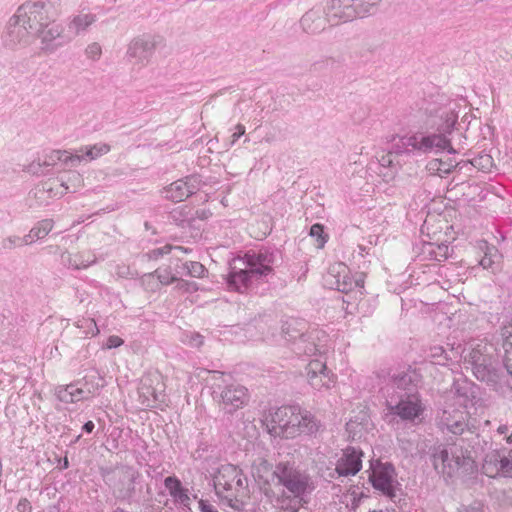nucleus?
<instances>
[{
    "instance_id": "c756f323",
    "label": "nucleus",
    "mask_w": 512,
    "mask_h": 512,
    "mask_svg": "<svg viewBox=\"0 0 512 512\" xmlns=\"http://www.w3.org/2000/svg\"><path fill=\"white\" fill-rule=\"evenodd\" d=\"M400 154L401 153H396L394 145L393 152H389L379 159V175L383 178L385 182H389L395 178L398 170L396 165L394 164V155Z\"/></svg>"
},
{
    "instance_id": "20e7f679",
    "label": "nucleus",
    "mask_w": 512,
    "mask_h": 512,
    "mask_svg": "<svg viewBox=\"0 0 512 512\" xmlns=\"http://www.w3.org/2000/svg\"><path fill=\"white\" fill-rule=\"evenodd\" d=\"M495 348L484 340H471L461 351L463 364L483 382H495L498 375L494 360Z\"/></svg>"
},
{
    "instance_id": "7c9ffc66",
    "label": "nucleus",
    "mask_w": 512,
    "mask_h": 512,
    "mask_svg": "<svg viewBox=\"0 0 512 512\" xmlns=\"http://www.w3.org/2000/svg\"><path fill=\"white\" fill-rule=\"evenodd\" d=\"M78 159V156H74L73 153L66 150H53L45 156L43 163L47 166H53L58 162H62L68 167H76V161Z\"/></svg>"
},
{
    "instance_id": "b1692460",
    "label": "nucleus",
    "mask_w": 512,
    "mask_h": 512,
    "mask_svg": "<svg viewBox=\"0 0 512 512\" xmlns=\"http://www.w3.org/2000/svg\"><path fill=\"white\" fill-rule=\"evenodd\" d=\"M394 468L391 464H383L373 470L370 480L373 487L384 495L393 498L395 496L393 486Z\"/></svg>"
},
{
    "instance_id": "412c9836",
    "label": "nucleus",
    "mask_w": 512,
    "mask_h": 512,
    "mask_svg": "<svg viewBox=\"0 0 512 512\" xmlns=\"http://www.w3.org/2000/svg\"><path fill=\"white\" fill-rule=\"evenodd\" d=\"M63 33V26L49 19L47 25L37 34V38L41 40V49L46 52H54L57 48L67 43L68 40L64 37Z\"/></svg>"
},
{
    "instance_id": "774afa93",
    "label": "nucleus",
    "mask_w": 512,
    "mask_h": 512,
    "mask_svg": "<svg viewBox=\"0 0 512 512\" xmlns=\"http://www.w3.org/2000/svg\"><path fill=\"white\" fill-rule=\"evenodd\" d=\"M47 249H49L50 253H56L59 250V247L58 246H49V247H47Z\"/></svg>"
},
{
    "instance_id": "864d4df0",
    "label": "nucleus",
    "mask_w": 512,
    "mask_h": 512,
    "mask_svg": "<svg viewBox=\"0 0 512 512\" xmlns=\"http://www.w3.org/2000/svg\"><path fill=\"white\" fill-rule=\"evenodd\" d=\"M74 254L69 253L68 251H64L61 253V263L68 267L75 269V263L73 262Z\"/></svg>"
},
{
    "instance_id": "e433bc0d",
    "label": "nucleus",
    "mask_w": 512,
    "mask_h": 512,
    "mask_svg": "<svg viewBox=\"0 0 512 512\" xmlns=\"http://www.w3.org/2000/svg\"><path fill=\"white\" fill-rule=\"evenodd\" d=\"M179 268H181L182 271H178V273L196 278L204 277L207 272L206 268L197 261L185 262Z\"/></svg>"
},
{
    "instance_id": "a18cd8bd",
    "label": "nucleus",
    "mask_w": 512,
    "mask_h": 512,
    "mask_svg": "<svg viewBox=\"0 0 512 512\" xmlns=\"http://www.w3.org/2000/svg\"><path fill=\"white\" fill-rule=\"evenodd\" d=\"M187 252L188 250L186 248H183L181 246H170V245H165L163 247H160V248H156L154 250L151 251V255L152 257L154 258H158L164 254H168L170 252Z\"/></svg>"
},
{
    "instance_id": "f257e3e1",
    "label": "nucleus",
    "mask_w": 512,
    "mask_h": 512,
    "mask_svg": "<svg viewBox=\"0 0 512 512\" xmlns=\"http://www.w3.org/2000/svg\"><path fill=\"white\" fill-rule=\"evenodd\" d=\"M437 117L442 123L438 124L434 132H417L400 138L395 144L396 153L418 151L424 154H438L446 150L449 154H456L457 151L451 146L449 136L453 132L458 114L453 108L445 107L439 110Z\"/></svg>"
},
{
    "instance_id": "c03bdc74",
    "label": "nucleus",
    "mask_w": 512,
    "mask_h": 512,
    "mask_svg": "<svg viewBox=\"0 0 512 512\" xmlns=\"http://www.w3.org/2000/svg\"><path fill=\"white\" fill-rule=\"evenodd\" d=\"M471 164L474 167L481 169L483 171H489L493 165V159L490 155L484 154L474 158L471 161Z\"/></svg>"
},
{
    "instance_id": "4c0bfd02",
    "label": "nucleus",
    "mask_w": 512,
    "mask_h": 512,
    "mask_svg": "<svg viewBox=\"0 0 512 512\" xmlns=\"http://www.w3.org/2000/svg\"><path fill=\"white\" fill-rule=\"evenodd\" d=\"M54 221L52 219H43L37 222L30 231L37 240L45 238L53 229Z\"/></svg>"
},
{
    "instance_id": "ea45409f",
    "label": "nucleus",
    "mask_w": 512,
    "mask_h": 512,
    "mask_svg": "<svg viewBox=\"0 0 512 512\" xmlns=\"http://www.w3.org/2000/svg\"><path fill=\"white\" fill-rule=\"evenodd\" d=\"M428 253L434 260L441 262L449 257L450 249L449 246L445 244H440L437 246L430 244Z\"/></svg>"
},
{
    "instance_id": "72a5a7b5",
    "label": "nucleus",
    "mask_w": 512,
    "mask_h": 512,
    "mask_svg": "<svg viewBox=\"0 0 512 512\" xmlns=\"http://www.w3.org/2000/svg\"><path fill=\"white\" fill-rule=\"evenodd\" d=\"M60 182L65 189V193H74L83 186V177L77 171H69L67 177H62Z\"/></svg>"
},
{
    "instance_id": "69168bd1",
    "label": "nucleus",
    "mask_w": 512,
    "mask_h": 512,
    "mask_svg": "<svg viewBox=\"0 0 512 512\" xmlns=\"http://www.w3.org/2000/svg\"><path fill=\"white\" fill-rule=\"evenodd\" d=\"M147 281H155V275L154 274H147L143 277V283H146Z\"/></svg>"
},
{
    "instance_id": "2eb2a0df",
    "label": "nucleus",
    "mask_w": 512,
    "mask_h": 512,
    "mask_svg": "<svg viewBox=\"0 0 512 512\" xmlns=\"http://www.w3.org/2000/svg\"><path fill=\"white\" fill-rule=\"evenodd\" d=\"M274 254L268 251L248 252L238 258L239 264L244 266L256 281L264 280L273 272Z\"/></svg>"
},
{
    "instance_id": "338daca9",
    "label": "nucleus",
    "mask_w": 512,
    "mask_h": 512,
    "mask_svg": "<svg viewBox=\"0 0 512 512\" xmlns=\"http://www.w3.org/2000/svg\"><path fill=\"white\" fill-rule=\"evenodd\" d=\"M197 214H198V216H199V217H201V218H207V217H208V215H210L211 213H210L209 211L202 210V211H201V214L199 213V211H197Z\"/></svg>"
},
{
    "instance_id": "6ab92c4d",
    "label": "nucleus",
    "mask_w": 512,
    "mask_h": 512,
    "mask_svg": "<svg viewBox=\"0 0 512 512\" xmlns=\"http://www.w3.org/2000/svg\"><path fill=\"white\" fill-rule=\"evenodd\" d=\"M306 370L308 383L314 390L330 389L335 382L334 375L321 360L310 361Z\"/></svg>"
},
{
    "instance_id": "4468645a",
    "label": "nucleus",
    "mask_w": 512,
    "mask_h": 512,
    "mask_svg": "<svg viewBox=\"0 0 512 512\" xmlns=\"http://www.w3.org/2000/svg\"><path fill=\"white\" fill-rule=\"evenodd\" d=\"M285 339L292 342L293 350L298 355L314 356L316 354H324L326 351L325 345L316 343L320 341V335L325 338V334L319 331H311L309 333H290L289 327L283 329Z\"/></svg>"
},
{
    "instance_id": "0eeeda50",
    "label": "nucleus",
    "mask_w": 512,
    "mask_h": 512,
    "mask_svg": "<svg viewBox=\"0 0 512 512\" xmlns=\"http://www.w3.org/2000/svg\"><path fill=\"white\" fill-rule=\"evenodd\" d=\"M381 0H331L327 19L331 25L352 21L370 14Z\"/></svg>"
},
{
    "instance_id": "09e8293b",
    "label": "nucleus",
    "mask_w": 512,
    "mask_h": 512,
    "mask_svg": "<svg viewBox=\"0 0 512 512\" xmlns=\"http://www.w3.org/2000/svg\"><path fill=\"white\" fill-rule=\"evenodd\" d=\"M155 274L160 284L168 285L177 280L168 270H156Z\"/></svg>"
},
{
    "instance_id": "680f3d73",
    "label": "nucleus",
    "mask_w": 512,
    "mask_h": 512,
    "mask_svg": "<svg viewBox=\"0 0 512 512\" xmlns=\"http://www.w3.org/2000/svg\"><path fill=\"white\" fill-rule=\"evenodd\" d=\"M95 425L92 421H88L83 425V430L87 433H91L94 429Z\"/></svg>"
},
{
    "instance_id": "0e129e2a",
    "label": "nucleus",
    "mask_w": 512,
    "mask_h": 512,
    "mask_svg": "<svg viewBox=\"0 0 512 512\" xmlns=\"http://www.w3.org/2000/svg\"><path fill=\"white\" fill-rule=\"evenodd\" d=\"M185 286V289L187 291L191 290V289H196V284L194 282H183L182 281V284H181V287H184Z\"/></svg>"
},
{
    "instance_id": "f704fd0d",
    "label": "nucleus",
    "mask_w": 512,
    "mask_h": 512,
    "mask_svg": "<svg viewBox=\"0 0 512 512\" xmlns=\"http://www.w3.org/2000/svg\"><path fill=\"white\" fill-rule=\"evenodd\" d=\"M96 256L95 254L90 250L80 251L77 253H74V259L73 262L75 263V269H86L89 266L96 263Z\"/></svg>"
},
{
    "instance_id": "dca6fc26",
    "label": "nucleus",
    "mask_w": 512,
    "mask_h": 512,
    "mask_svg": "<svg viewBox=\"0 0 512 512\" xmlns=\"http://www.w3.org/2000/svg\"><path fill=\"white\" fill-rule=\"evenodd\" d=\"M164 385L162 376L157 371L145 374L138 387L139 401L143 406L152 407L161 401Z\"/></svg>"
},
{
    "instance_id": "e2e57ef3",
    "label": "nucleus",
    "mask_w": 512,
    "mask_h": 512,
    "mask_svg": "<svg viewBox=\"0 0 512 512\" xmlns=\"http://www.w3.org/2000/svg\"><path fill=\"white\" fill-rule=\"evenodd\" d=\"M210 374H211V378L214 380H219L224 377V374L219 371H211Z\"/></svg>"
},
{
    "instance_id": "ddd939ff",
    "label": "nucleus",
    "mask_w": 512,
    "mask_h": 512,
    "mask_svg": "<svg viewBox=\"0 0 512 512\" xmlns=\"http://www.w3.org/2000/svg\"><path fill=\"white\" fill-rule=\"evenodd\" d=\"M14 16L36 36L50 19L47 5L43 1H29L22 4Z\"/></svg>"
},
{
    "instance_id": "1a4fd4ad",
    "label": "nucleus",
    "mask_w": 512,
    "mask_h": 512,
    "mask_svg": "<svg viewBox=\"0 0 512 512\" xmlns=\"http://www.w3.org/2000/svg\"><path fill=\"white\" fill-rule=\"evenodd\" d=\"M278 483L294 497H302L310 490V476L298 469L294 463L279 462L273 471Z\"/></svg>"
},
{
    "instance_id": "3c124183",
    "label": "nucleus",
    "mask_w": 512,
    "mask_h": 512,
    "mask_svg": "<svg viewBox=\"0 0 512 512\" xmlns=\"http://www.w3.org/2000/svg\"><path fill=\"white\" fill-rule=\"evenodd\" d=\"M313 461L316 463L320 470L323 469L324 467L328 468L326 462V453L325 451H322L320 448L316 449L315 452L313 453Z\"/></svg>"
},
{
    "instance_id": "a211bd4d",
    "label": "nucleus",
    "mask_w": 512,
    "mask_h": 512,
    "mask_svg": "<svg viewBox=\"0 0 512 512\" xmlns=\"http://www.w3.org/2000/svg\"><path fill=\"white\" fill-rule=\"evenodd\" d=\"M201 180L197 175L179 179L164 189L165 198L174 202H181L200 189Z\"/></svg>"
},
{
    "instance_id": "f03ea898",
    "label": "nucleus",
    "mask_w": 512,
    "mask_h": 512,
    "mask_svg": "<svg viewBox=\"0 0 512 512\" xmlns=\"http://www.w3.org/2000/svg\"><path fill=\"white\" fill-rule=\"evenodd\" d=\"M476 401V392L472 385L468 383L454 384L438 413V426L455 435H461L470 430L468 408L473 407Z\"/></svg>"
},
{
    "instance_id": "7ed1b4c3",
    "label": "nucleus",
    "mask_w": 512,
    "mask_h": 512,
    "mask_svg": "<svg viewBox=\"0 0 512 512\" xmlns=\"http://www.w3.org/2000/svg\"><path fill=\"white\" fill-rule=\"evenodd\" d=\"M320 427V421L310 411L298 405H288L279 407L271 414L269 432L273 436L293 439L316 434Z\"/></svg>"
},
{
    "instance_id": "393cba45",
    "label": "nucleus",
    "mask_w": 512,
    "mask_h": 512,
    "mask_svg": "<svg viewBox=\"0 0 512 512\" xmlns=\"http://www.w3.org/2000/svg\"><path fill=\"white\" fill-rule=\"evenodd\" d=\"M323 13L321 9H311L306 12L300 20L303 31L308 34H318L325 30L326 23L328 22L327 10L325 11V16Z\"/></svg>"
},
{
    "instance_id": "9b49d317",
    "label": "nucleus",
    "mask_w": 512,
    "mask_h": 512,
    "mask_svg": "<svg viewBox=\"0 0 512 512\" xmlns=\"http://www.w3.org/2000/svg\"><path fill=\"white\" fill-rule=\"evenodd\" d=\"M212 388L213 400L225 413L232 414L248 402V390L240 384L221 386L214 383Z\"/></svg>"
},
{
    "instance_id": "4d7b16f0",
    "label": "nucleus",
    "mask_w": 512,
    "mask_h": 512,
    "mask_svg": "<svg viewBox=\"0 0 512 512\" xmlns=\"http://www.w3.org/2000/svg\"><path fill=\"white\" fill-rule=\"evenodd\" d=\"M497 432L500 435H505V434L509 433V435L506 437V441H507V443H512V430L510 431V428L507 425H500L497 428Z\"/></svg>"
},
{
    "instance_id": "a878e982",
    "label": "nucleus",
    "mask_w": 512,
    "mask_h": 512,
    "mask_svg": "<svg viewBox=\"0 0 512 512\" xmlns=\"http://www.w3.org/2000/svg\"><path fill=\"white\" fill-rule=\"evenodd\" d=\"M56 395L61 402L76 403L89 399L93 395V392L90 389L79 387L78 384H69L58 387Z\"/></svg>"
},
{
    "instance_id": "bb28decb",
    "label": "nucleus",
    "mask_w": 512,
    "mask_h": 512,
    "mask_svg": "<svg viewBox=\"0 0 512 512\" xmlns=\"http://www.w3.org/2000/svg\"><path fill=\"white\" fill-rule=\"evenodd\" d=\"M407 392L418 393L412 377L406 373L395 375L386 390L387 396L389 394L403 395Z\"/></svg>"
},
{
    "instance_id": "603ef678",
    "label": "nucleus",
    "mask_w": 512,
    "mask_h": 512,
    "mask_svg": "<svg viewBox=\"0 0 512 512\" xmlns=\"http://www.w3.org/2000/svg\"><path fill=\"white\" fill-rule=\"evenodd\" d=\"M187 337L189 338L188 344L192 347H200L204 343V337L199 333L192 332Z\"/></svg>"
},
{
    "instance_id": "f3484780",
    "label": "nucleus",
    "mask_w": 512,
    "mask_h": 512,
    "mask_svg": "<svg viewBox=\"0 0 512 512\" xmlns=\"http://www.w3.org/2000/svg\"><path fill=\"white\" fill-rule=\"evenodd\" d=\"M37 36L14 15L10 18L4 35L5 46L16 49L30 45Z\"/></svg>"
},
{
    "instance_id": "9d476101",
    "label": "nucleus",
    "mask_w": 512,
    "mask_h": 512,
    "mask_svg": "<svg viewBox=\"0 0 512 512\" xmlns=\"http://www.w3.org/2000/svg\"><path fill=\"white\" fill-rule=\"evenodd\" d=\"M158 37L151 34H141L133 37L127 44L125 57L127 61L138 68L148 66L158 46Z\"/></svg>"
},
{
    "instance_id": "58836bf2",
    "label": "nucleus",
    "mask_w": 512,
    "mask_h": 512,
    "mask_svg": "<svg viewBox=\"0 0 512 512\" xmlns=\"http://www.w3.org/2000/svg\"><path fill=\"white\" fill-rule=\"evenodd\" d=\"M76 327L80 330L79 334L88 337L99 333L96 322L92 318H83L76 322Z\"/></svg>"
},
{
    "instance_id": "cd10ccee",
    "label": "nucleus",
    "mask_w": 512,
    "mask_h": 512,
    "mask_svg": "<svg viewBox=\"0 0 512 512\" xmlns=\"http://www.w3.org/2000/svg\"><path fill=\"white\" fill-rule=\"evenodd\" d=\"M110 145L106 143H96L94 145L84 146L76 150L74 156H78L76 166L83 161H93L107 154L110 151Z\"/></svg>"
},
{
    "instance_id": "bf43d9fd",
    "label": "nucleus",
    "mask_w": 512,
    "mask_h": 512,
    "mask_svg": "<svg viewBox=\"0 0 512 512\" xmlns=\"http://www.w3.org/2000/svg\"><path fill=\"white\" fill-rule=\"evenodd\" d=\"M20 240H22V246L23 245H31L32 243L37 241L35 236L32 235L31 231H29V233L26 234L24 237H20Z\"/></svg>"
},
{
    "instance_id": "8fccbe9b",
    "label": "nucleus",
    "mask_w": 512,
    "mask_h": 512,
    "mask_svg": "<svg viewBox=\"0 0 512 512\" xmlns=\"http://www.w3.org/2000/svg\"><path fill=\"white\" fill-rule=\"evenodd\" d=\"M459 512H485L484 504L481 501H473L469 505H462Z\"/></svg>"
},
{
    "instance_id": "052dcab7",
    "label": "nucleus",
    "mask_w": 512,
    "mask_h": 512,
    "mask_svg": "<svg viewBox=\"0 0 512 512\" xmlns=\"http://www.w3.org/2000/svg\"><path fill=\"white\" fill-rule=\"evenodd\" d=\"M28 501L26 499L24 500H21L17 506V509L20 511V512H26L27 509H29L28 507Z\"/></svg>"
},
{
    "instance_id": "37998d69",
    "label": "nucleus",
    "mask_w": 512,
    "mask_h": 512,
    "mask_svg": "<svg viewBox=\"0 0 512 512\" xmlns=\"http://www.w3.org/2000/svg\"><path fill=\"white\" fill-rule=\"evenodd\" d=\"M497 257V250L494 247L488 248L487 251L485 252V255L482 257L479 263L484 269H491L492 271H494L493 266L495 264V259Z\"/></svg>"
},
{
    "instance_id": "423d86ee",
    "label": "nucleus",
    "mask_w": 512,
    "mask_h": 512,
    "mask_svg": "<svg viewBox=\"0 0 512 512\" xmlns=\"http://www.w3.org/2000/svg\"><path fill=\"white\" fill-rule=\"evenodd\" d=\"M213 482L216 494L230 502L247 494V479L234 465H222L214 476Z\"/></svg>"
},
{
    "instance_id": "de8ad7c7",
    "label": "nucleus",
    "mask_w": 512,
    "mask_h": 512,
    "mask_svg": "<svg viewBox=\"0 0 512 512\" xmlns=\"http://www.w3.org/2000/svg\"><path fill=\"white\" fill-rule=\"evenodd\" d=\"M21 246H22V240H20V237L17 235L8 236L1 241V247L4 250H12L16 247H21Z\"/></svg>"
},
{
    "instance_id": "2f4dec72",
    "label": "nucleus",
    "mask_w": 512,
    "mask_h": 512,
    "mask_svg": "<svg viewBox=\"0 0 512 512\" xmlns=\"http://www.w3.org/2000/svg\"><path fill=\"white\" fill-rule=\"evenodd\" d=\"M97 20L95 14L92 13H80L75 15L68 23V29L73 31L75 35H79L85 32L91 25Z\"/></svg>"
},
{
    "instance_id": "a19ab883",
    "label": "nucleus",
    "mask_w": 512,
    "mask_h": 512,
    "mask_svg": "<svg viewBox=\"0 0 512 512\" xmlns=\"http://www.w3.org/2000/svg\"><path fill=\"white\" fill-rule=\"evenodd\" d=\"M429 357L435 364L438 365H444L449 360L446 350L439 345L432 346L430 348Z\"/></svg>"
},
{
    "instance_id": "13d9d810",
    "label": "nucleus",
    "mask_w": 512,
    "mask_h": 512,
    "mask_svg": "<svg viewBox=\"0 0 512 512\" xmlns=\"http://www.w3.org/2000/svg\"><path fill=\"white\" fill-rule=\"evenodd\" d=\"M199 509L201 512H218L213 505L205 500L199 501Z\"/></svg>"
},
{
    "instance_id": "5fc2aeb1",
    "label": "nucleus",
    "mask_w": 512,
    "mask_h": 512,
    "mask_svg": "<svg viewBox=\"0 0 512 512\" xmlns=\"http://www.w3.org/2000/svg\"><path fill=\"white\" fill-rule=\"evenodd\" d=\"M123 342L124 341L120 337H118L116 335H112L107 339L106 348L107 349L117 348V347L121 346L123 344Z\"/></svg>"
},
{
    "instance_id": "79ce46f5",
    "label": "nucleus",
    "mask_w": 512,
    "mask_h": 512,
    "mask_svg": "<svg viewBox=\"0 0 512 512\" xmlns=\"http://www.w3.org/2000/svg\"><path fill=\"white\" fill-rule=\"evenodd\" d=\"M84 54L87 59L96 62L102 56V47L98 42H92L86 46Z\"/></svg>"
},
{
    "instance_id": "c85d7f7f",
    "label": "nucleus",
    "mask_w": 512,
    "mask_h": 512,
    "mask_svg": "<svg viewBox=\"0 0 512 512\" xmlns=\"http://www.w3.org/2000/svg\"><path fill=\"white\" fill-rule=\"evenodd\" d=\"M165 488L169 491V494L173 499L184 505L189 506L190 497L188 495V490L183 488L180 480L176 477L169 476L164 480Z\"/></svg>"
},
{
    "instance_id": "4be33fe9",
    "label": "nucleus",
    "mask_w": 512,
    "mask_h": 512,
    "mask_svg": "<svg viewBox=\"0 0 512 512\" xmlns=\"http://www.w3.org/2000/svg\"><path fill=\"white\" fill-rule=\"evenodd\" d=\"M255 281V278L249 271L239 264L238 259H233L227 277L228 288L239 293H245L251 288Z\"/></svg>"
},
{
    "instance_id": "5701e85b",
    "label": "nucleus",
    "mask_w": 512,
    "mask_h": 512,
    "mask_svg": "<svg viewBox=\"0 0 512 512\" xmlns=\"http://www.w3.org/2000/svg\"><path fill=\"white\" fill-rule=\"evenodd\" d=\"M361 450L355 447L343 449L342 456L337 460L335 471L339 476H354L362 468Z\"/></svg>"
},
{
    "instance_id": "49530a36",
    "label": "nucleus",
    "mask_w": 512,
    "mask_h": 512,
    "mask_svg": "<svg viewBox=\"0 0 512 512\" xmlns=\"http://www.w3.org/2000/svg\"><path fill=\"white\" fill-rule=\"evenodd\" d=\"M310 236L316 238L318 247L322 248L326 242V238L324 236L323 226L320 224H314L310 228Z\"/></svg>"
},
{
    "instance_id": "6e6552de",
    "label": "nucleus",
    "mask_w": 512,
    "mask_h": 512,
    "mask_svg": "<svg viewBox=\"0 0 512 512\" xmlns=\"http://www.w3.org/2000/svg\"><path fill=\"white\" fill-rule=\"evenodd\" d=\"M386 406L390 414L409 422L420 419L425 411L420 394L412 392L403 395L389 394L386 398Z\"/></svg>"
},
{
    "instance_id": "6e6d98bb",
    "label": "nucleus",
    "mask_w": 512,
    "mask_h": 512,
    "mask_svg": "<svg viewBox=\"0 0 512 512\" xmlns=\"http://www.w3.org/2000/svg\"><path fill=\"white\" fill-rule=\"evenodd\" d=\"M236 131L231 136V144L233 145L241 136L245 134V126L237 124L235 127Z\"/></svg>"
},
{
    "instance_id": "f8f14e48",
    "label": "nucleus",
    "mask_w": 512,
    "mask_h": 512,
    "mask_svg": "<svg viewBox=\"0 0 512 512\" xmlns=\"http://www.w3.org/2000/svg\"><path fill=\"white\" fill-rule=\"evenodd\" d=\"M482 472L490 478H512V449L501 447L488 451L482 461Z\"/></svg>"
},
{
    "instance_id": "aec40b11",
    "label": "nucleus",
    "mask_w": 512,
    "mask_h": 512,
    "mask_svg": "<svg viewBox=\"0 0 512 512\" xmlns=\"http://www.w3.org/2000/svg\"><path fill=\"white\" fill-rule=\"evenodd\" d=\"M325 282L331 289L343 293H348L354 286H358V282L353 281L349 268L344 263L331 265L325 277Z\"/></svg>"
},
{
    "instance_id": "39448f33",
    "label": "nucleus",
    "mask_w": 512,
    "mask_h": 512,
    "mask_svg": "<svg viewBox=\"0 0 512 512\" xmlns=\"http://www.w3.org/2000/svg\"><path fill=\"white\" fill-rule=\"evenodd\" d=\"M434 469L445 478H452L459 473H467L473 468L474 460L470 452L461 445H439L431 453Z\"/></svg>"
},
{
    "instance_id": "c9c22d12",
    "label": "nucleus",
    "mask_w": 512,
    "mask_h": 512,
    "mask_svg": "<svg viewBox=\"0 0 512 512\" xmlns=\"http://www.w3.org/2000/svg\"><path fill=\"white\" fill-rule=\"evenodd\" d=\"M42 194H47L48 197H62L65 193V189L61 182L56 180H48L41 185V189L39 190Z\"/></svg>"
},
{
    "instance_id": "473e14b6",
    "label": "nucleus",
    "mask_w": 512,
    "mask_h": 512,
    "mask_svg": "<svg viewBox=\"0 0 512 512\" xmlns=\"http://www.w3.org/2000/svg\"><path fill=\"white\" fill-rule=\"evenodd\" d=\"M458 162L455 159L449 158L446 161L441 159H433L431 160L427 167L429 171L437 173L438 175L448 174L457 167Z\"/></svg>"
}]
</instances>
